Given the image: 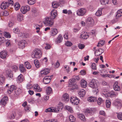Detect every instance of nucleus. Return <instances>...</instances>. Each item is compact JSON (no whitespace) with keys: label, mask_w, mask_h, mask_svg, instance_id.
<instances>
[{"label":"nucleus","mask_w":122,"mask_h":122,"mask_svg":"<svg viewBox=\"0 0 122 122\" xmlns=\"http://www.w3.org/2000/svg\"><path fill=\"white\" fill-rule=\"evenodd\" d=\"M57 14L56 10L53 9L51 11V17L52 19H55L57 16Z\"/></svg>","instance_id":"6ab92c4d"},{"label":"nucleus","mask_w":122,"mask_h":122,"mask_svg":"<svg viewBox=\"0 0 122 122\" xmlns=\"http://www.w3.org/2000/svg\"><path fill=\"white\" fill-rule=\"evenodd\" d=\"M70 101L73 105H77L80 102L79 99L76 97L72 96L70 98Z\"/></svg>","instance_id":"423d86ee"},{"label":"nucleus","mask_w":122,"mask_h":122,"mask_svg":"<svg viewBox=\"0 0 122 122\" xmlns=\"http://www.w3.org/2000/svg\"><path fill=\"white\" fill-rule=\"evenodd\" d=\"M16 115L15 113V112H14L11 114L9 116V118L10 119H13L14 118Z\"/></svg>","instance_id":"5fc2aeb1"},{"label":"nucleus","mask_w":122,"mask_h":122,"mask_svg":"<svg viewBox=\"0 0 122 122\" xmlns=\"http://www.w3.org/2000/svg\"><path fill=\"white\" fill-rule=\"evenodd\" d=\"M78 47L79 49H82L84 48L85 45L84 44L79 43L78 45Z\"/></svg>","instance_id":"13d9d810"},{"label":"nucleus","mask_w":122,"mask_h":122,"mask_svg":"<svg viewBox=\"0 0 122 122\" xmlns=\"http://www.w3.org/2000/svg\"><path fill=\"white\" fill-rule=\"evenodd\" d=\"M7 55V52L6 51H3L0 52V57L2 59L6 58Z\"/></svg>","instance_id":"5701e85b"},{"label":"nucleus","mask_w":122,"mask_h":122,"mask_svg":"<svg viewBox=\"0 0 122 122\" xmlns=\"http://www.w3.org/2000/svg\"><path fill=\"white\" fill-rule=\"evenodd\" d=\"M104 41L103 40H102L100 41L97 45V46L99 47L103 45L104 44Z\"/></svg>","instance_id":"6e6d98bb"},{"label":"nucleus","mask_w":122,"mask_h":122,"mask_svg":"<svg viewBox=\"0 0 122 122\" xmlns=\"http://www.w3.org/2000/svg\"><path fill=\"white\" fill-rule=\"evenodd\" d=\"M25 111L28 112L30 111L31 110L30 107H29V106L28 105L25 107Z\"/></svg>","instance_id":"338daca9"},{"label":"nucleus","mask_w":122,"mask_h":122,"mask_svg":"<svg viewBox=\"0 0 122 122\" xmlns=\"http://www.w3.org/2000/svg\"><path fill=\"white\" fill-rule=\"evenodd\" d=\"M42 56V52L40 49H36L34 50L31 54L32 57L34 58H39Z\"/></svg>","instance_id":"f03ea898"},{"label":"nucleus","mask_w":122,"mask_h":122,"mask_svg":"<svg viewBox=\"0 0 122 122\" xmlns=\"http://www.w3.org/2000/svg\"><path fill=\"white\" fill-rule=\"evenodd\" d=\"M63 107L62 103L59 104L56 107H51L46 109L45 110V112H54L56 113L58 112Z\"/></svg>","instance_id":"f257e3e1"},{"label":"nucleus","mask_w":122,"mask_h":122,"mask_svg":"<svg viewBox=\"0 0 122 122\" xmlns=\"http://www.w3.org/2000/svg\"><path fill=\"white\" fill-rule=\"evenodd\" d=\"M18 36L21 38H24L26 37L27 35L23 32H20L18 34Z\"/></svg>","instance_id":"79ce46f5"},{"label":"nucleus","mask_w":122,"mask_h":122,"mask_svg":"<svg viewBox=\"0 0 122 122\" xmlns=\"http://www.w3.org/2000/svg\"><path fill=\"white\" fill-rule=\"evenodd\" d=\"M77 92L78 96L80 98H82L85 96L86 94V91L84 89H80Z\"/></svg>","instance_id":"9b49d317"},{"label":"nucleus","mask_w":122,"mask_h":122,"mask_svg":"<svg viewBox=\"0 0 122 122\" xmlns=\"http://www.w3.org/2000/svg\"><path fill=\"white\" fill-rule=\"evenodd\" d=\"M34 63L36 67L39 68L40 66V64L39 61L37 59H35L34 61Z\"/></svg>","instance_id":"4c0bfd02"},{"label":"nucleus","mask_w":122,"mask_h":122,"mask_svg":"<svg viewBox=\"0 0 122 122\" xmlns=\"http://www.w3.org/2000/svg\"><path fill=\"white\" fill-rule=\"evenodd\" d=\"M113 88L115 91H119L121 90L120 86L118 85V82L117 81H116L114 82L113 85Z\"/></svg>","instance_id":"f8f14e48"},{"label":"nucleus","mask_w":122,"mask_h":122,"mask_svg":"<svg viewBox=\"0 0 122 122\" xmlns=\"http://www.w3.org/2000/svg\"><path fill=\"white\" fill-rule=\"evenodd\" d=\"M96 98L95 97L91 96L88 97L87 98V101L91 102H93L96 101Z\"/></svg>","instance_id":"c756f323"},{"label":"nucleus","mask_w":122,"mask_h":122,"mask_svg":"<svg viewBox=\"0 0 122 122\" xmlns=\"http://www.w3.org/2000/svg\"><path fill=\"white\" fill-rule=\"evenodd\" d=\"M25 66L28 69H30L31 67V65L28 62H26L25 63Z\"/></svg>","instance_id":"c03bdc74"},{"label":"nucleus","mask_w":122,"mask_h":122,"mask_svg":"<svg viewBox=\"0 0 122 122\" xmlns=\"http://www.w3.org/2000/svg\"><path fill=\"white\" fill-rule=\"evenodd\" d=\"M106 103L107 107L109 108L110 107L111 105L110 100L109 99L107 100L106 101Z\"/></svg>","instance_id":"8fccbe9b"},{"label":"nucleus","mask_w":122,"mask_h":122,"mask_svg":"<svg viewBox=\"0 0 122 122\" xmlns=\"http://www.w3.org/2000/svg\"><path fill=\"white\" fill-rule=\"evenodd\" d=\"M122 16V9L119 10L117 12V14L116 16L117 18L120 17Z\"/></svg>","instance_id":"c9c22d12"},{"label":"nucleus","mask_w":122,"mask_h":122,"mask_svg":"<svg viewBox=\"0 0 122 122\" xmlns=\"http://www.w3.org/2000/svg\"><path fill=\"white\" fill-rule=\"evenodd\" d=\"M34 89L37 92H41L42 91V89L40 87V86L37 84H34L32 86Z\"/></svg>","instance_id":"4be33fe9"},{"label":"nucleus","mask_w":122,"mask_h":122,"mask_svg":"<svg viewBox=\"0 0 122 122\" xmlns=\"http://www.w3.org/2000/svg\"><path fill=\"white\" fill-rule=\"evenodd\" d=\"M59 66V64L58 61H56L55 63H54L53 65V67L55 68L58 67Z\"/></svg>","instance_id":"680f3d73"},{"label":"nucleus","mask_w":122,"mask_h":122,"mask_svg":"<svg viewBox=\"0 0 122 122\" xmlns=\"http://www.w3.org/2000/svg\"><path fill=\"white\" fill-rule=\"evenodd\" d=\"M50 71L49 69L47 68L42 69L41 71L40 76H44L48 73L50 72Z\"/></svg>","instance_id":"9d476101"},{"label":"nucleus","mask_w":122,"mask_h":122,"mask_svg":"<svg viewBox=\"0 0 122 122\" xmlns=\"http://www.w3.org/2000/svg\"><path fill=\"white\" fill-rule=\"evenodd\" d=\"M20 70L21 72H24L26 71L25 68L22 64L20 65Z\"/></svg>","instance_id":"3c124183"},{"label":"nucleus","mask_w":122,"mask_h":122,"mask_svg":"<svg viewBox=\"0 0 122 122\" xmlns=\"http://www.w3.org/2000/svg\"><path fill=\"white\" fill-rule=\"evenodd\" d=\"M65 109L71 113H73L74 111L73 109L71 106H66L65 107Z\"/></svg>","instance_id":"c85d7f7f"},{"label":"nucleus","mask_w":122,"mask_h":122,"mask_svg":"<svg viewBox=\"0 0 122 122\" xmlns=\"http://www.w3.org/2000/svg\"><path fill=\"white\" fill-rule=\"evenodd\" d=\"M117 117L118 119L122 120V112L117 113Z\"/></svg>","instance_id":"864d4df0"},{"label":"nucleus","mask_w":122,"mask_h":122,"mask_svg":"<svg viewBox=\"0 0 122 122\" xmlns=\"http://www.w3.org/2000/svg\"><path fill=\"white\" fill-rule=\"evenodd\" d=\"M97 102L98 104L100 105L102 103L103 101L101 98L99 97L97 100Z\"/></svg>","instance_id":"052dcab7"},{"label":"nucleus","mask_w":122,"mask_h":122,"mask_svg":"<svg viewBox=\"0 0 122 122\" xmlns=\"http://www.w3.org/2000/svg\"><path fill=\"white\" fill-rule=\"evenodd\" d=\"M46 91L47 95L53 93L52 89L50 86H48L46 88Z\"/></svg>","instance_id":"473e14b6"},{"label":"nucleus","mask_w":122,"mask_h":122,"mask_svg":"<svg viewBox=\"0 0 122 122\" xmlns=\"http://www.w3.org/2000/svg\"><path fill=\"white\" fill-rule=\"evenodd\" d=\"M51 77L50 76H46L45 77L43 80V82L45 84L49 83L50 81L51 80Z\"/></svg>","instance_id":"412c9836"},{"label":"nucleus","mask_w":122,"mask_h":122,"mask_svg":"<svg viewBox=\"0 0 122 122\" xmlns=\"http://www.w3.org/2000/svg\"><path fill=\"white\" fill-rule=\"evenodd\" d=\"M91 68L93 70H96L97 69V66L95 63L92 64L91 66Z\"/></svg>","instance_id":"4d7b16f0"},{"label":"nucleus","mask_w":122,"mask_h":122,"mask_svg":"<svg viewBox=\"0 0 122 122\" xmlns=\"http://www.w3.org/2000/svg\"><path fill=\"white\" fill-rule=\"evenodd\" d=\"M12 30L14 33L18 34L20 31V29L18 27L14 28Z\"/></svg>","instance_id":"49530a36"},{"label":"nucleus","mask_w":122,"mask_h":122,"mask_svg":"<svg viewBox=\"0 0 122 122\" xmlns=\"http://www.w3.org/2000/svg\"><path fill=\"white\" fill-rule=\"evenodd\" d=\"M16 88V86L14 85H11L10 87L7 90V92L9 94L11 93L12 91Z\"/></svg>","instance_id":"7c9ffc66"},{"label":"nucleus","mask_w":122,"mask_h":122,"mask_svg":"<svg viewBox=\"0 0 122 122\" xmlns=\"http://www.w3.org/2000/svg\"><path fill=\"white\" fill-rule=\"evenodd\" d=\"M86 22L92 26H93L94 24V20L91 17H88L86 20Z\"/></svg>","instance_id":"dca6fc26"},{"label":"nucleus","mask_w":122,"mask_h":122,"mask_svg":"<svg viewBox=\"0 0 122 122\" xmlns=\"http://www.w3.org/2000/svg\"><path fill=\"white\" fill-rule=\"evenodd\" d=\"M30 9L29 6L26 5L25 6H22L20 8V11L24 14H25L30 11Z\"/></svg>","instance_id":"6e6552de"},{"label":"nucleus","mask_w":122,"mask_h":122,"mask_svg":"<svg viewBox=\"0 0 122 122\" xmlns=\"http://www.w3.org/2000/svg\"><path fill=\"white\" fill-rule=\"evenodd\" d=\"M65 69H66V71L68 73H69L70 71V68L68 66H65L64 67Z\"/></svg>","instance_id":"bf43d9fd"},{"label":"nucleus","mask_w":122,"mask_h":122,"mask_svg":"<svg viewBox=\"0 0 122 122\" xmlns=\"http://www.w3.org/2000/svg\"><path fill=\"white\" fill-rule=\"evenodd\" d=\"M5 77L3 75H0V84L1 85L5 82Z\"/></svg>","instance_id":"58836bf2"},{"label":"nucleus","mask_w":122,"mask_h":122,"mask_svg":"<svg viewBox=\"0 0 122 122\" xmlns=\"http://www.w3.org/2000/svg\"><path fill=\"white\" fill-rule=\"evenodd\" d=\"M65 45L67 46L70 47L71 46L73 45L72 43L68 41H67L65 42Z\"/></svg>","instance_id":"603ef678"},{"label":"nucleus","mask_w":122,"mask_h":122,"mask_svg":"<svg viewBox=\"0 0 122 122\" xmlns=\"http://www.w3.org/2000/svg\"><path fill=\"white\" fill-rule=\"evenodd\" d=\"M89 37V34L87 32H83L81 34L80 38L83 40H86Z\"/></svg>","instance_id":"a211bd4d"},{"label":"nucleus","mask_w":122,"mask_h":122,"mask_svg":"<svg viewBox=\"0 0 122 122\" xmlns=\"http://www.w3.org/2000/svg\"><path fill=\"white\" fill-rule=\"evenodd\" d=\"M43 122H57L56 120L52 119L44 121Z\"/></svg>","instance_id":"774afa93"},{"label":"nucleus","mask_w":122,"mask_h":122,"mask_svg":"<svg viewBox=\"0 0 122 122\" xmlns=\"http://www.w3.org/2000/svg\"><path fill=\"white\" fill-rule=\"evenodd\" d=\"M53 19L51 18L47 17L44 19L43 22L45 25L51 27L54 23Z\"/></svg>","instance_id":"7ed1b4c3"},{"label":"nucleus","mask_w":122,"mask_h":122,"mask_svg":"<svg viewBox=\"0 0 122 122\" xmlns=\"http://www.w3.org/2000/svg\"><path fill=\"white\" fill-rule=\"evenodd\" d=\"M58 33V30L56 28H51V31L50 32V34L51 36H54L56 35Z\"/></svg>","instance_id":"f3484780"},{"label":"nucleus","mask_w":122,"mask_h":122,"mask_svg":"<svg viewBox=\"0 0 122 122\" xmlns=\"http://www.w3.org/2000/svg\"><path fill=\"white\" fill-rule=\"evenodd\" d=\"M62 100L65 102H67L69 100V97L68 95L66 93L64 94L63 95L62 97Z\"/></svg>","instance_id":"a878e982"},{"label":"nucleus","mask_w":122,"mask_h":122,"mask_svg":"<svg viewBox=\"0 0 122 122\" xmlns=\"http://www.w3.org/2000/svg\"><path fill=\"white\" fill-rule=\"evenodd\" d=\"M4 36L6 38H10L11 37V35L8 32H5L4 33Z\"/></svg>","instance_id":"e2e57ef3"},{"label":"nucleus","mask_w":122,"mask_h":122,"mask_svg":"<svg viewBox=\"0 0 122 122\" xmlns=\"http://www.w3.org/2000/svg\"><path fill=\"white\" fill-rule=\"evenodd\" d=\"M107 93H105V95L107 96V97H112L113 95H115L114 92L112 91L109 92H107Z\"/></svg>","instance_id":"2f4dec72"},{"label":"nucleus","mask_w":122,"mask_h":122,"mask_svg":"<svg viewBox=\"0 0 122 122\" xmlns=\"http://www.w3.org/2000/svg\"><path fill=\"white\" fill-rule=\"evenodd\" d=\"M109 1V0H99L100 4L103 5L108 4Z\"/></svg>","instance_id":"37998d69"},{"label":"nucleus","mask_w":122,"mask_h":122,"mask_svg":"<svg viewBox=\"0 0 122 122\" xmlns=\"http://www.w3.org/2000/svg\"><path fill=\"white\" fill-rule=\"evenodd\" d=\"M8 100V97L6 96H4L1 100L0 104L2 105H5L7 101Z\"/></svg>","instance_id":"aec40b11"},{"label":"nucleus","mask_w":122,"mask_h":122,"mask_svg":"<svg viewBox=\"0 0 122 122\" xmlns=\"http://www.w3.org/2000/svg\"><path fill=\"white\" fill-rule=\"evenodd\" d=\"M26 43V41L23 40H21L19 42L18 45L20 48L23 49L25 47V45Z\"/></svg>","instance_id":"ddd939ff"},{"label":"nucleus","mask_w":122,"mask_h":122,"mask_svg":"<svg viewBox=\"0 0 122 122\" xmlns=\"http://www.w3.org/2000/svg\"><path fill=\"white\" fill-rule=\"evenodd\" d=\"M68 86L69 87H71V89L72 90L77 89L78 88V85L76 84L75 82V79L73 78L69 79Z\"/></svg>","instance_id":"20e7f679"},{"label":"nucleus","mask_w":122,"mask_h":122,"mask_svg":"<svg viewBox=\"0 0 122 122\" xmlns=\"http://www.w3.org/2000/svg\"><path fill=\"white\" fill-rule=\"evenodd\" d=\"M78 117L81 120L84 121H86V119L84 115L82 114H79L78 115Z\"/></svg>","instance_id":"e433bc0d"},{"label":"nucleus","mask_w":122,"mask_h":122,"mask_svg":"<svg viewBox=\"0 0 122 122\" xmlns=\"http://www.w3.org/2000/svg\"><path fill=\"white\" fill-rule=\"evenodd\" d=\"M86 12L85 8H82L78 9L76 12L77 14L78 15L83 16L85 15Z\"/></svg>","instance_id":"1a4fd4ad"},{"label":"nucleus","mask_w":122,"mask_h":122,"mask_svg":"<svg viewBox=\"0 0 122 122\" xmlns=\"http://www.w3.org/2000/svg\"><path fill=\"white\" fill-rule=\"evenodd\" d=\"M62 39L63 38L62 36L61 35H59L56 41V42L57 43H60L62 41Z\"/></svg>","instance_id":"ea45409f"},{"label":"nucleus","mask_w":122,"mask_h":122,"mask_svg":"<svg viewBox=\"0 0 122 122\" xmlns=\"http://www.w3.org/2000/svg\"><path fill=\"white\" fill-rule=\"evenodd\" d=\"M59 4L58 2L56 1L53 2L52 3V6L54 8H57L59 6Z\"/></svg>","instance_id":"f704fd0d"},{"label":"nucleus","mask_w":122,"mask_h":122,"mask_svg":"<svg viewBox=\"0 0 122 122\" xmlns=\"http://www.w3.org/2000/svg\"><path fill=\"white\" fill-rule=\"evenodd\" d=\"M27 3L30 5H33L36 2V0H27Z\"/></svg>","instance_id":"09e8293b"},{"label":"nucleus","mask_w":122,"mask_h":122,"mask_svg":"<svg viewBox=\"0 0 122 122\" xmlns=\"http://www.w3.org/2000/svg\"><path fill=\"white\" fill-rule=\"evenodd\" d=\"M97 80L95 79H92L89 84V86L92 88L97 87L99 85L97 83Z\"/></svg>","instance_id":"0eeeda50"},{"label":"nucleus","mask_w":122,"mask_h":122,"mask_svg":"<svg viewBox=\"0 0 122 122\" xmlns=\"http://www.w3.org/2000/svg\"><path fill=\"white\" fill-rule=\"evenodd\" d=\"M18 81L19 82H21L24 80V78L22 74H20L17 78Z\"/></svg>","instance_id":"72a5a7b5"},{"label":"nucleus","mask_w":122,"mask_h":122,"mask_svg":"<svg viewBox=\"0 0 122 122\" xmlns=\"http://www.w3.org/2000/svg\"><path fill=\"white\" fill-rule=\"evenodd\" d=\"M8 77L10 79V78H12L13 77V75L12 73V71H10L9 73H7Z\"/></svg>","instance_id":"0e129e2a"},{"label":"nucleus","mask_w":122,"mask_h":122,"mask_svg":"<svg viewBox=\"0 0 122 122\" xmlns=\"http://www.w3.org/2000/svg\"><path fill=\"white\" fill-rule=\"evenodd\" d=\"M113 104L118 109H120L122 106V101L119 99H116L113 102Z\"/></svg>","instance_id":"39448f33"},{"label":"nucleus","mask_w":122,"mask_h":122,"mask_svg":"<svg viewBox=\"0 0 122 122\" xmlns=\"http://www.w3.org/2000/svg\"><path fill=\"white\" fill-rule=\"evenodd\" d=\"M80 84L81 86L84 88L86 87L87 86V84L86 81L83 79L81 80Z\"/></svg>","instance_id":"b1692460"},{"label":"nucleus","mask_w":122,"mask_h":122,"mask_svg":"<svg viewBox=\"0 0 122 122\" xmlns=\"http://www.w3.org/2000/svg\"><path fill=\"white\" fill-rule=\"evenodd\" d=\"M14 6L15 9L16 10H17L20 8V5L19 3H15Z\"/></svg>","instance_id":"de8ad7c7"},{"label":"nucleus","mask_w":122,"mask_h":122,"mask_svg":"<svg viewBox=\"0 0 122 122\" xmlns=\"http://www.w3.org/2000/svg\"><path fill=\"white\" fill-rule=\"evenodd\" d=\"M9 6V4L7 2H3L2 3L0 7L1 9L5 10Z\"/></svg>","instance_id":"4468645a"},{"label":"nucleus","mask_w":122,"mask_h":122,"mask_svg":"<svg viewBox=\"0 0 122 122\" xmlns=\"http://www.w3.org/2000/svg\"><path fill=\"white\" fill-rule=\"evenodd\" d=\"M69 119L71 122H75L76 121L75 118L72 115H70L69 116Z\"/></svg>","instance_id":"a19ab883"},{"label":"nucleus","mask_w":122,"mask_h":122,"mask_svg":"<svg viewBox=\"0 0 122 122\" xmlns=\"http://www.w3.org/2000/svg\"><path fill=\"white\" fill-rule=\"evenodd\" d=\"M5 41L6 45L7 46H11V45L9 40H7Z\"/></svg>","instance_id":"69168bd1"},{"label":"nucleus","mask_w":122,"mask_h":122,"mask_svg":"<svg viewBox=\"0 0 122 122\" xmlns=\"http://www.w3.org/2000/svg\"><path fill=\"white\" fill-rule=\"evenodd\" d=\"M36 29L37 30L36 32L40 36H42V31H40V30L42 26L41 25H39L38 24H36L35 25Z\"/></svg>","instance_id":"2eb2a0df"},{"label":"nucleus","mask_w":122,"mask_h":122,"mask_svg":"<svg viewBox=\"0 0 122 122\" xmlns=\"http://www.w3.org/2000/svg\"><path fill=\"white\" fill-rule=\"evenodd\" d=\"M41 62L43 63L46 64L48 61V59L46 57H44L40 60Z\"/></svg>","instance_id":"a18cd8bd"},{"label":"nucleus","mask_w":122,"mask_h":122,"mask_svg":"<svg viewBox=\"0 0 122 122\" xmlns=\"http://www.w3.org/2000/svg\"><path fill=\"white\" fill-rule=\"evenodd\" d=\"M103 9V8H99L95 13L96 15L98 17L101 16L102 14V11Z\"/></svg>","instance_id":"cd10ccee"},{"label":"nucleus","mask_w":122,"mask_h":122,"mask_svg":"<svg viewBox=\"0 0 122 122\" xmlns=\"http://www.w3.org/2000/svg\"><path fill=\"white\" fill-rule=\"evenodd\" d=\"M23 16L21 13L18 14L16 17L17 20L19 22H21L23 20Z\"/></svg>","instance_id":"bb28decb"},{"label":"nucleus","mask_w":122,"mask_h":122,"mask_svg":"<svg viewBox=\"0 0 122 122\" xmlns=\"http://www.w3.org/2000/svg\"><path fill=\"white\" fill-rule=\"evenodd\" d=\"M104 51V50L102 49L99 48L96 50L95 52L96 56H98L101 55Z\"/></svg>","instance_id":"393cba45"}]
</instances>
